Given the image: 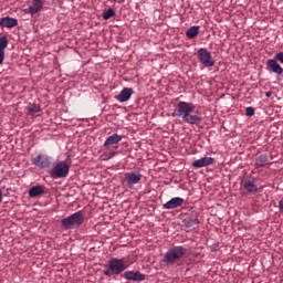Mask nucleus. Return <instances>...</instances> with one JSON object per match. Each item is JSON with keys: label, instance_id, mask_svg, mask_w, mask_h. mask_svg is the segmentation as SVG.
Returning <instances> with one entry per match:
<instances>
[{"label": "nucleus", "instance_id": "12", "mask_svg": "<svg viewBox=\"0 0 283 283\" xmlns=\"http://www.w3.org/2000/svg\"><path fill=\"white\" fill-rule=\"evenodd\" d=\"M120 140H123V136L115 133L107 137L104 147H106V149H109L111 147H113V149H118V143H120Z\"/></svg>", "mask_w": 283, "mask_h": 283}, {"label": "nucleus", "instance_id": "27", "mask_svg": "<svg viewBox=\"0 0 283 283\" xmlns=\"http://www.w3.org/2000/svg\"><path fill=\"white\" fill-rule=\"evenodd\" d=\"M3 61H6V52L0 51V65H3Z\"/></svg>", "mask_w": 283, "mask_h": 283}, {"label": "nucleus", "instance_id": "13", "mask_svg": "<svg viewBox=\"0 0 283 283\" xmlns=\"http://www.w3.org/2000/svg\"><path fill=\"white\" fill-rule=\"evenodd\" d=\"M124 277L129 282H145V274L139 271H126Z\"/></svg>", "mask_w": 283, "mask_h": 283}, {"label": "nucleus", "instance_id": "6", "mask_svg": "<svg viewBox=\"0 0 283 283\" xmlns=\"http://www.w3.org/2000/svg\"><path fill=\"white\" fill-rule=\"evenodd\" d=\"M197 59L203 67H213L216 65V60H213L210 51L205 48L197 51Z\"/></svg>", "mask_w": 283, "mask_h": 283}, {"label": "nucleus", "instance_id": "9", "mask_svg": "<svg viewBox=\"0 0 283 283\" xmlns=\"http://www.w3.org/2000/svg\"><path fill=\"white\" fill-rule=\"evenodd\" d=\"M124 180L129 186L138 185L143 180V175L138 170H132L125 174Z\"/></svg>", "mask_w": 283, "mask_h": 283}, {"label": "nucleus", "instance_id": "5", "mask_svg": "<svg viewBox=\"0 0 283 283\" xmlns=\"http://www.w3.org/2000/svg\"><path fill=\"white\" fill-rule=\"evenodd\" d=\"M70 176V164L67 161L62 160L59 161L51 170V178H67Z\"/></svg>", "mask_w": 283, "mask_h": 283}, {"label": "nucleus", "instance_id": "8", "mask_svg": "<svg viewBox=\"0 0 283 283\" xmlns=\"http://www.w3.org/2000/svg\"><path fill=\"white\" fill-rule=\"evenodd\" d=\"M33 165H35V167H39L40 169H48L52 165V157L48 155H38L33 159Z\"/></svg>", "mask_w": 283, "mask_h": 283}, {"label": "nucleus", "instance_id": "25", "mask_svg": "<svg viewBox=\"0 0 283 283\" xmlns=\"http://www.w3.org/2000/svg\"><path fill=\"white\" fill-rule=\"evenodd\" d=\"M8 38L7 36H0V52H6V48H8Z\"/></svg>", "mask_w": 283, "mask_h": 283}, {"label": "nucleus", "instance_id": "30", "mask_svg": "<svg viewBox=\"0 0 283 283\" xmlns=\"http://www.w3.org/2000/svg\"><path fill=\"white\" fill-rule=\"evenodd\" d=\"M272 94H273V93H271V92H266V93H265L266 98H271Z\"/></svg>", "mask_w": 283, "mask_h": 283}, {"label": "nucleus", "instance_id": "24", "mask_svg": "<svg viewBox=\"0 0 283 283\" xmlns=\"http://www.w3.org/2000/svg\"><path fill=\"white\" fill-rule=\"evenodd\" d=\"M116 13L114 12V9L109 8L106 11L103 12V19L104 21H109L112 17H114Z\"/></svg>", "mask_w": 283, "mask_h": 283}, {"label": "nucleus", "instance_id": "23", "mask_svg": "<svg viewBox=\"0 0 283 283\" xmlns=\"http://www.w3.org/2000/svg\"><path fill=\"white\" fill-rule=\"evenodd\" d=\"M184 224L186 229H190L191 227H198V224H200V220H198V218L185 220Z\"/></svg>", "mask_w": 283, "mask_h": 283}, {"label": "nucleus", "instance_id": "15", "mask_svg": "<svg viewBox=\"0 0 283 283\" xmlns=\"http://www.w3.org/2000/svg\"><path fill=\"white\" fill-rule=\"evenodd\" d=\"M133 94H134V88L125 87L116 96V101H118V103H127V101L132 98Z\"/></svg>", "mask_w": 283, "mask_h": 283}, {"label": "nucleus", "instance_id": "17", "mask_svg": "<svg viewBox=\"0 0 283 283\" xmlns=\"http://www.w3.org/2000/svg\"><path fill=\"white\" fill-rule=\"evenodd\" d=\"M1 28H17L19 20L17 18L4 17L0 19Z\"/></svg>", "mask_w": 283, "mask_h": 283}, {"label": "nucleus", "instance_id": "18", "mask_svg": "<svg viewBox=\"0 0 283 283\" xmlns=\"http://www.w3.org/2000/svg\"><path fill=\"white\" fill-rule=\"evenodd\" d=\"M269 155L266 154H263V155H260L259 157H256L255 159V168L256 169H260L262 167H266V165H269Z\"/></svg>", "mask_w": 283, "mask_h": 283}, {"label": "nucleus", "instance_id": "22", "mask_svg": "<svg viewBox=\"0 0 283 283\" xmlns=\"http://www.w3.org/2000/svg\"><path fill=\"white\" fill-rule=\"evenodd\" d=\"M27 109L31 116H34V114H39V112H41V106L38 104H30Z\"/></svg>", "mask_w": 283, "mask_h": 283}, {"label": "nucleus", "instance_id": "26", "mask_svg": "<svg viewBox=\"0 0 283 283\" xmlns=\"http://www.w3.org/2000/svg\"><path fill=\"white\" fill-rule=\"evenodd\" d=\"M245 115L247 116H254L255 115V109L251 106L245 108Z\"/></svg>", "mask_w": 283, "mask_h": 283}, {"label": "nucleus", "instance_id": "3", "mask_svg": "<svg viewBox=\"0 0 283 283\" xmlns=\"http://www.w3.org/2000/svg\"><path fill=\"white\" fill-rule=\"evenodd\" d=\"M186 254L187 248L182 245H176L167 250V252L164 255L163 262L168 265L176 264V262H178V260H181L182 256Z\"/></svg>", "mask_w": 283, "mask_h": 283}, {"label": "nucleus", "instance_id": "2", "mask_svg": "<svg viewBox=\"0 0 283 283\" xmlns=\"http://www.w3.org/2000/svg\"><path fill=\"white\" fill-rule=\"evenodd\" d=\"M127 269H129V263L127 262V259L111 258L103 265V274L106 277H114V275H120V273L127 271Z\"/></svg>", "mask_w": 283, "mask_h": 283}, {"label": "nucleus", "instance_id": "16", "mask_svg": "<svg viewBox=\"0 0 283 283\" xmlns=\"http://www.w3.org/2000/svg\"><path fill=\"white\" fill-rule=\"evenodd\" d=\"M43 10V0H31L29 3V14H39Z\"/></svg>", "mask_w": 283, "mask_h": 283}, {"label": "nucleus", "instance_id": "29", "mask_svg": "<svg viewBox=\"0 0 283 283\" xmlns=\"http://www.w3.org/2000/svg\"><path fill=\"white\" fill-rule=\"evenodd\" d=\"M3 202V190L0 189V205Z\"/></svg>", "mask_w": 283, "mask_h": 283}, {"label": "nucleus", "instance_id": "1", "mask_svg": "<svg viewBox=\"0 0 283 283\" xmlns=\"http://www.w3.org/2000/svg\"><path fill=\"white\" fill-rule=\"evenodd\" d=\"M176 109L172 112L174 118H182L187 125H201L202 117L198 114H191L196 111V105L189 102H178Z\"/></svg>", "mask_w": 283, "mask_h": 283}, {"label": "nucleus", "instance_id": "14", "mask_svg": "<svg viewBox=\"0 0 283 283\" xmlns=\"http://www.w3.org/2000/svg\"><path fill=\"white\" fill-rule=\"evenodd\" d=\"M185 205V199L180 197H174L169 201L163 205V209L171 210L178 209V207H182Z\"/></svg>", "mask_w": 283, "mask_h": 283}, {"label": "nucleus", "instance_id": "19", "mask_svg": "<svg viewBox=\"0 0 283 283\" xmlns=\"http://www.w3.org/2000/svg\"><path fill=\"white\" fill-rule=\"evenodd\" d=\"M45 189H43V186H33L29 190L30 198H39V196H42L44 193Z\"/></svg>", "mask_w": 283, "mask_h": 283}, {"label": "nucleus", "instance_id": "28", "mask_svg": "<svg viewBox=\"0 0 283 283\" xmlns=\"http://www.w3.org/2000/svg\"><path fill=\"white\" fill-rule=\"evenodd\" d=\"M279 209L283 213V198L279 201Z\"/></svg>", "mask_w": 283, "mask_h": 283}, {"label": "nucleus", "instance_id": "21", "mask_svg": "<svg viewBox=\"0 0 283 283\" xmlns=\"http://www.w3.org/2000/svg\"><path fill=\"white\" fill-rule=\"evenodd\" d=\"M118 153L117 151H104L101 156H99V160L106 163L107 160H112V158H114L115 156H117Z\"/></svg>", "mask_w": 283, "mask_h": 283}, {"label": "nucleus", "instance_id": "7", "mask_svg": "<svg viewBox=\"0 0 283 283\" xmlns=\"http://www.w3.org/2000/svg\"><path fill=\"white\" fill-rule=\"evenodd\" d=\"M279 61V63H277ZM282 63L283 65V51L279 52L274 55V59H270L266 61L268 69L271 70L274 74L282 75L283 74V67L280 65Z\"/></svg>", "mask_w": 283, "mask_h": 283}, {"label": "nucleus", "instance_id": "11", "mask_svg": "<svg viewBox=\"0 0 283 283\" xmlns=\"http://www.w3.org/2000/svg\"><path fill=\"white\" fill-rule=\"evenodd\" d=\"M214 163L216 158L213 157H201L192 161L191 167H193V169H202V167H209V165H213Z\"/></svg>", "mask_w": 283, "mask_h": 283}, {"label": "nucleus", "instance_id": "20", "mask_svg": "<svg viewBox=\"0 0 283 283\" xmlns=\"http://www.w3.org/2000/svg\"><path fill=\"white\" fill-rule=\"evenodd\" d=\"M199 32H200V27L193 25L187 30L186 36H188V39H196L198 36Z\"/></svg>", "mask_w": 283, "mask_h": 283}, {"label": "nucleus", "instance_id": "4", "mask_svg": "<svg viewBox=\"0 0 283 283\" xmlns=\"http://www.w3.org/2000/svg\"><path fill=\"white\" fill-rule=\"evenodd\" d=\"M85 222V217L83 212L78 211L73 213L72 216L62 219L61 223L64 229H78L81 224Z\"/></svg>", "mask_w": 283, "mask_h": 283}, {"label": "nucleus", "instance_id": "10", "mask_svg": "<svg viewBox=\"0 0 283 283\" xmlns=\"http://www.w3.org/2000/svg\"><path fill=\"white\" fill-rule=\"evenodd\" d=\"M243 188L248 193H260V188L255 185V177H249L242 181Z\"/></svg>", "mask_w": 283, "mask_h": 283}]
</instances>
